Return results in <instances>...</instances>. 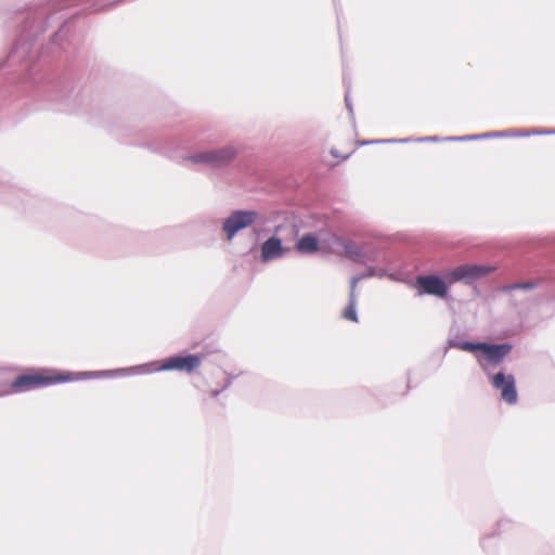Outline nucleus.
<instances>
[{"mask_svg":"<svg viewBox=\"0 0 555 555\" xmlns=\"http://www.w3.org/2000/svg\"><path fill=\"white\" fill-rule=\"evenodd\" d=\"M95 376L91 372H54L50 370H37L18 375L10 385L9 393L25 392L52 384L74 382Z\"/></svg>","mask_w":555,"mask_h":555,"instance_id":"nucleus-1","label":"nucleus"},{"mask_svg":"<svg viewBox=\"0 0 555 555\" xmlns=\"http://www.w3.org/2000/svg\"><path fill=\"white\" fill-rule=\"evenodd\" d=\"M492 271V268L479 264H461L444 274L446 280L452 284L456 282L472 283L486 276Z\"/></svg>","mask_w":555,"mask_h":555,"instance_id":"nucleus-2","label":"nucleus"},{"mask_svg":"<svg viewBox=\"0 0 555 555\" xmlns=\"http://www.w3.org/2000/svg\"><path fill=\"white\" fill-rule=\"evenodd\" d=\"M257 212L251 210L233 211L223 222L222 229L229 241L233 238L236 232L243 230L257 220Z\"/></svg>","mask_w":555,"mask_h":555,"instance_id":"nucleus-3","label":"nucleus"},{"mask_svg":"<svg viewBox=\"0 0 555 555\" xmlns=\"http://www.w3.org/2000/svg\"><path fill=\"white\" fill-rule=\"evenodd\" d=\"M235 156L232 147L202 152L190 156L188 159L195 164H205L211 167H219L231 162Z\"/></svg>","mask_w":555,"mask_h":555,"instance_id":"nucleus-4","label":"nucleus"},{"mask_svg":"<svg viewBox=\"0 0 555 555\" xmlns=\"http://www.w3.org/2000/svg\"><path fill=\"white\" fill-rule=\"evenodd\" d=\"M492 386L501 391V398L508 404H515L518 399L515 377L513 375H505L498 373L491 377Z\"/></svg>","mask_w":555,"mask_h":555,"instance_id":"nucleus-5","label":"nucleus"},{"mask_svg":"<svg viewBox=\"0 0 555 555\" xmlns=\"http://www.w3.org/2000/svg\"><path fill=\"white\" fill-rule=\"evenodd\" d=\"M202 363V357L195 354L189 356H176L168 358L163 361L162 370L170 371H180L191 373L196 370Z\"/></svg>","mask_w":555,"mask_h":555,"instance_id":"nucleus-6","label":"nucleus"},{"mask_svg":"<svg viewBox=\"0 0 555 555\" xmlns=\"http://www.w3.org/2000/svg\"><path fill=\"white\" fill-rule=\"evenodd\" d=\"M416 286L423 293L437 297H446L448 288L444 281L436 275H421L416 279Z\"/></svg>","mask_w":555,"mask_h":555,"instance_id":"nucleus-7","label":"nucleus"},{"mask_svg":"<svg viewBox=\"0 0 555 555\" xmlns=\"http://www.w3.org/2000/svg\"><path fill=\"white\" fill-rule=\"evenodd\" d=\"M283 254L282 241L279 237L272 236L261 245V259L264 262L280 258Z\"/></svg>","mask_w":555,"mask_h":555,"instance_id":"nucleus-8","label":"nucleus"},{"mask_svg":"<svg viewBox=\"0 0 555 555\" xmlns=\"http://www.w3.org/2000/svg\"><path fill=\"white\" fill-rule=\"evenodd\" d=\"M334 240H335V243L337 244V246L339 247V249L335 251L336 254L347 257L353 261L361 260V258H362L361 249L358 247V245L354 242L348 241V240H345V238H341L338 236H335Z\"/></svg>","mask_w":555,"mask_h":555,"instance_id":"nucleus-9","label":"nucleus"},{"mask_svg":"<svg viewBox=\"0 0 555 555\" xmlns=\"http://www.w3.org/2000/svg\"><path fill=\"white\" fill-rule=\"evenodd\" d=\"M481 352L487 362L496 364L509 352V347L507 345H489L483 343Z\"/></svg>","mask_w":555,"mask_h":555,"instance_id":"nucleus-10","label":"nucleus"},{"mask_svg":"<svg viewBox=\"0 0 555 555\" xmlns=\"http://www.w3.org/2000/svg\"><path fill=\"white\" fill-rule=\"evenodd\" d=\"M296 249L300 254L317 253L319 250V241L314 235L306 234L298 240L296 244Z\"/></svg>","mask_w":555,"mask_h":555,"instance_id":"nucleus-11","label":"nucleus"},{"mask_svg":"<svg viewBox=\"0 0 555 555\" xmlns=\"http://www.w3.org/2000/svg\"><path fill=\"white\" fill-rule=\"evenodd\" d=\"M534 286H535V284L531 283V282L516 283V284L504 285V286L500 287V291L501 292H505V293H509V292H513L515 289H531Z\"/></svg>","mask_w":555,"mask_h":555,"instance_id":"nucleus-12","label":"nucleus"},{"mask_svg":"<svg viewBox=\"0 0 555 555\" xmlns=\"http://www.w3.org/2000/svg\"><path fill=\"white\" fill-rule=\"evenodd\" d=\"M331 154H332L333 157L337 158V162L334 164V165H337V164L346 160L350 156L351 151H347V150L343 151V150H338L336 147H333L331 150Z\"/></svg>","mask_w":555,"mask_h":555,"instance_id":"nucleus-13","label":"nucleus"},{"mask_svg":"<svg viewBox=\"0 0 555 555\" xmlns=\"http://www.w3.org/2000/svg\"><path fill=\"white\" fill-rule=\"evenodd\" d=\"M344 318L349 321H352V322L358 321L357 313L354 310V305H353L352 300H351L350 305L344 310Z\"/></svg>","mask_w":555,"mask_h":555,"instance_id":"nucleus-14","label":"nucleus"},{"mask_svg":"<svg viewBox=\"0 0 555 555\" xmlns=\"http://www.w3.org/2000/svg\"><path fill=\"white\" fill-rule=\"evenodd\" d=\"M482 344L483 343H478V344L463 343L462 349L466 350V351H470V352L481 351Z\"/></svg>","mask_w":555,"mask_h":555,"instance_id":"nucleus-15","label":"nucleus"},{"mask_svg":"<svg viewBox=\"0 0 555 555\" xmlns=\"http://www.w3.org/2000/svg\"><path fill=\"white\" fill-rule=\"evenodd\" d=\"M357 281H358V279H357V278H354V279L352 280V291L354 289V286H356Z\"/></svg>","mask_w":555,"mask_h":555,"instance_id":"nucleus-16","label":"nucleus"}]
</instances>
